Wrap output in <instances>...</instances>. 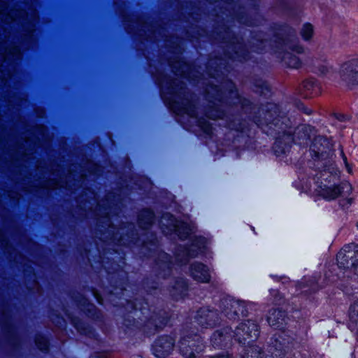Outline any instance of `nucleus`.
I'll list each match as a JSON object with an SVG mask.
<instances>
[{"label": "nucleus", "instance_id": "3", "mask_svg": "<svg viewBox=\"0 0 358 358\" xmlns=\"http://www.w3.org/2000/svg\"><path fill=\"white\" fill-rule=\"evenodd\" d=\"M340 78L345 82H358V58L352 59L343 64L339 71Z\"/></svg>", "mask_w": 358, "mask_h": 358}, {"label": "nucleus", "instance_id": "7", "mask_svg": "<svg viewBox=\"0 0 358 358\" xmlns=\"http://www.w3.org/2000/svg\"><path fill=\"white\" fill-rule=\"evenodd\" d=\"M350 248L351 246H346L338 253L336 259L340 267L349 268V260L352 259L355 254Z\"/></svg>", "mask_w": 358, "mask_h": 358}, {"label": "nucleus", "instance_id": "15", "mask_svg": "<svg viewBox=\"0 0 358 358\" xmlns=\"http://www.w3.org/2000/svg\"><path fill=\"white\" fill-rule=\"evenodd\" d=\"M13 55V57H18L20 55V50L17 47H14L13 48L10 49L7 54L3 57L5 59L8 57L9 55Z\"/></svg>", "mask_w": 358, "mask_h": 358}, {"label": "nucleus", "instance_id": "24", "mask_svg": "<svg viewBox=\"0 0 358 358\" xmlns=\"http://www.w3.org/2000/svg\"><path fill=\"white\" fill-rule=\"evenodd\" d=\"M213 313L212 312H209L208 314L207 315V317L210 318V317H211L213 316Z\"/></svg>", "mask_w": 358, "mask_h": 358}, {"label": "nucleus", "instance_id": "17", "mask_svg": "<svg viewBox=\"0 0 358 358\" xmlns=\"http://www.w3.org/2000/svg\"><path fill=\"white\" fill-rule=\"evenodd\" d=\"M170 227L171 231H179V222L171 217Z\"/></svg>", "mask_w": 358, "mask_h": 358}, {"label": "nucleus", "instance_id": "5", "mask_svg": "<svg viewBox=\"0 0 358 358\" xmlns=\"http://www.w3.org/2000/svg\"><path fill=\"white\" fill-rule=\"evenodd\" d=\"M173 344V340L171 337L160 338L153 345V354L157 358H165L171 354Z\"/></svg>", "mask_w": 358, "mask_h": 358}, {"label": "nucleus", "instance_id": "27", "mask_svg": "<svg viewBox=\"0 0 358 358\" xmlns=\"http://www.w3.org/2000/svg\"><path fill=\"white\" fill-rule=\"evenodd\" d=\"M238 305L237 303H233V304L231 305L232 307H235Z\"/></svg>", "mask_w": 358, "mask_h": 358}, {"label": "nucleus", "instance_id": "9", "mask_svg": "<svg viewBox=\"0 0 358 358\" xmlns=\"http://www.w3.org/2000/svg\"><path fill=\"white\" fill-rule=\"evenodd\" d=\"M320 194L326 199H334L340 195L341 188L338 186L335 185H324L323 187H321Z\"/></svg>", "mask_w": 358, "mask_h": 358}, {"label": "nucleus", "instance_id": "1", "mask_svg": "<svg viewBox=\"0 0 358 358\" xmlns=\"http://www.w3.org/2000/svg\"><path fill=\"white\" fill-rule=\"evenodd\" d=\"M258 332L257 325L254 322L247 321L241 323L235 331L230 334L227 331L215 332L212 337V341L215 345L220 346L224 341L234 336L238 342L245 344L247 338H257Z\"/></svg>", "mask_w": 358, "mask_h": 358}, {"label": "nucleus", "instance_id": "30", "mask_svg": "<svg viewBox=\"0 0 358 358\" xmlns=\"http://www.w3.org/2000/svg\"><path fill=\"white\" fill-rule=\"evenodd\" d=\"M279 316H280V315H279ZM278 318H279V320H280V317H278V315H275V318H278ZM280 320H282V318H280Z\"/></svg>", "mask_w": 358, "mask_h": 358}, {"label": "nucleus", "instance_id": "28", "mask_svg": "<svg viewBox=\"0 0 358 358\" xmlns=\"http://www.w3.org/2000/svg\"><path fill=\"white\" fill-rule=\"evenodd\" d=\"M230 93H231V94H236V92L235 91H233V90H231Z\"/></svg>", "mask_w": 358, "mask_h": 358}, {"label": "nucleus", "instance_id": "25", "mask_svg": "<svg viewBox=\"0 0 358 358\" xmlns=\"http://www.w3.org/2000/svg\"><path fill=\"white\" fill-rule=\"evenodd\" d=\"M278 121H279V120H278L275 119V120H273V122H273V124H275V125H278Z\"/></svg>", "mask_w": 358, "mask_h": 358}, {"label": "nucleus", "instance_id": "20", "mask_svg": "<svg viewBox=\"0 0 358 358\" xmlns=\"http://www.w3.org/2000/svg\"><path fill=\"white\" fill-rule=\"evenodd\" d=\"M215 358H230V356L228 354H227V355H219Z\"/></svg>", "mask_w": 358, "mask_h": 358}, {"label": "nucleus", "instance_id": "6", "mask_svg": "<svg viewBox=\"0 0 358 358\" xmlns=\"http://www.w3.org/2000/svg\"><path fill=\"white\" fill-rule=\"evenodd\" d=\"M191 275L193 278L201 282H207L210 280L208 268L200 263H194L191 265Z\"/></svg>", "mask_w": 358, "mask_h": 358}, {"label": "nucleus", "instance_id": "8", "mask_svg": "<svg viewBox=\"0 0 358 358\" xmlns=\"http://www.w3.org/2000/svg\"><path fill=\"white\" fill-rule=\"evenodd\" d=\"M303 87L306 91L305 96H315L321 93L320 85L313 79H309L303 82Z\"/></svg>", "mask_w": 358, "mask_h": 358}, {"label": "nucleus", "instance_id": "19", "mask_svg": "<svg viewBox=\"0 0 358 358\" xmlns=\"http://www.w3.org/2000/svg\"><path fill=\"white\" fill-rule=\"evenodd\" d=\"M313 150L315 152V154H316L317 157H319V153H320V152H324V150H321V149H320V148H318V149H317V150H315V148H313Z\"/></svg>", "mask_w": 358, "mask_h": 358}, {"label": "nucleus", "instance_id": "18", "mask_svg": "<svg viewBox=\"0 0 358 358\" xmlns=\"http://www.w3.org/2000/svg\"><path fill=\"white\" fill-rule=\"evenodd\" d=\"M183 113H187L188 115H189L191 117H194L195 115L194 111L193 110H192V108H184Z\"/></svg>", "mask_w": 358, "mask_h": 358}, {"label": "nucleus", "instance_id": "10", "mask_svg": "<svg viewBox=\"0 0 358 358\" xmlns=\"http://www.w3.org/2000/svg\"><path fill=\"white\" fill-rule=\"evenodd\" d=\"M313 27L309 23L304 24L300 30V35L304 41L310 40L313 36Z\"/></svg>", "mask_w": 358, "mask_h": 358}, {"label": "nucleus", "instance_id": "14", "mask_svg": "<svg viewBox=\"0 0 358 358\" xmlns=\"http://www.w3.org/2000/svg\"><path fill=\"white\" fill-rule=\"evenodd\" d=\"M261 358L260 348L259 347H250L248 352L247 358Z\"/></svg>", "mask_w": 358, "mask_h": 358}, {"label": "nucleus", "instance_id": "4", "mask_svg": "<svg viewBox=\"0 0 358 358\" xmlns=\"http://www.w3.org/2000/svg\"><path fill=\"white\" fill-rule=\"evenodd\" d=\"M203 348V345L198 338L196 340L184 339L180 345V353L186 358H195Z\"/></svg>", "mask_w": 358, "mask_h": 358}, {"label": "nucleus", "instance_id": "26", "mask_svg": "<svg viewBox=\"0 0 358 358\" xmlns=\"http://www.w3.org/2000/svg\"><path fill=\"white\" fill-rule=\"evenodd\" d=\"M213 323H211L210 321L206 323V326H212Z\"/></svg>", "mask_w": 358, "mask_h": 358}, {"label": "nucleus", "instance_id": "13", "mask_svg": "<svg viewBox=\"0 0 358 358\" xmlns=\"http://www.w3.org/2000/svg\"><path fill=\"white\" fill-rule=\"evenodd\" d=\"M280 315V317H282V313L276 310H273V313L269 314V315L268 316V322L270 324V325L274 326L280 322L279 318H275V315Z\"/></svg>", "mask_w": 358, "mask_h": 358}, {"label": "nucleus", "instance_id": "21", "mask_svg": "<svg viewBox=\"0 0 358 358\" xmlns=\"http://www.w3.org/2000/svg\"><path fill=\"white\" fill-rule=\"evenodd\" d=\"M148 221H149V223L151 222L152 221V213L151 212H148Z\"/></svg>", "mask_w": 358, "mask_h": 358}, {"label": "nucleus", "instance_id": "23", "mask_svg": "<svg viewBox=\"0 0 358 358\" xmlns=\"http://www.w3.org/2000/svg\"><path fill=\"white\" fill-rule=\"evenodd\" d=\"M322 141H323L324 142H327V140L322 138H319L318 139L316 140V142H321Z\"/></svg>", "mask_w": 358, "mask_h": 358}, {"label": "nucleus", "instance_id": "22", "mask_svg": "<svg viewBox=\"0 0 358 358\" xmlns=\"http://www.w3.org/2000/svg\"><path fill=\"white\" fill-rule=\"evenodd\" d=\"M271 108L274 110V113H276L278 111V107L275 105H271Z\"/></svg>", "mask_w": 358, "mask_h": 358}, {"label": "nucleus", "instance_id": "11", "mask_svg": "<svg viewBox=\"0 0 358 358\" xmlns=\"http://www.w3.org/2000/svg\"><path fill=\"white\" fill-rule=\"evenodd\" d=\"M350 322L358 325V302L351 305L349 311Z\"/></svg>", "mask_w": 358, "mask_h": 358}, {"label": "nucleus", "instance_id": "16", "mask_svg": "<svg viewBox=\"0 0 358 358\" xmlns=\"http://www.w3.org/2000/svg\"><path fill=\"white\" fill-rule=\"evenodd\" d=\"M41 341L39 339L36 340V345L38 348L41 350H45L48 349V343L46 340L41 338Z\"/></svg>", "mask_w": 358, "mask_h": 358}, {"label": "nucleus", "instance_id": "12", "mask_svg": "<svg viewBox=\"0 0 358 358\" xmlns=\"http://www.w3.org/2000/svg\"><path fill=\"white\" fill-rule=\"evenodd\" d=\"M320 72L326 76L331 77L334 74V69L331 65L325 64L322 65L319 69Z\"/></svg>", "mask_w": 358, "mask_h": 358}, {"label": "nucleus", "instance_id": "2", "mask_svg": "<svg viewBox=\"0 0 358 358\" xmlns=\"http://www.w3.org/2000/svg\"><path fill=\"white\" fill-rule=\"evenodd\" d=\"M288 50L299 54L303 51V46L299 44H294L288 40H283L280 43L278 51L279 54H283L282 59L288 66L293 69L299 68L301 66L300 59L297 57L292 55Z\"/></svg>", "mask_w": 358, "mask_h": 358}, {"label": "nucleus", "instance_id": "29", "mask_svg": "<svg viewBox=\"0 0 358 358\" xmlns=\"http://www.w3.org/2000/svg\"><path fill=\"white\" fill-rule=\"evenodd\" d=\"M97 300H98L99 303H101V299L98 296H97Z\"/></svg>", "mask_w": 358, "mask_h": 358}]
</instances>
